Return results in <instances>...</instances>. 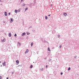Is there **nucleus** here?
Here are the masks:
<instances>
[{
	"mask_svg": "<svg viewBox=\"0 0 79 79\" xmlns=\"http://www.w3.org/2000/svg\"><path fill=\"white\" fill-rule=\"evenodd\" d=\"M13 19L11 18L10 19V23H13Z\"/></svg>",
	"mask_w": 79,
	"mask_h": 79,
	"instance_id": "nucleus-4",
	"label": "nucleus"
},
{
	"mask_svg": "<svg viewBox=\"0 0 79 79\" xmlns=\"http://www.w3.org/2000/svg\"><path fill=\"white\" fill-rule=\"evenodd\" d=\"M25 5H26V4L24 3H23L22 4V6H24Z\"/></svg>",
	"mask_w": 79,
	"mask_h": 79,
	"instance_id": "nucleus-7",
	"label": "nucleus"
},
{
	"mask_svg": "<svg viewBox=\"0 0 79 79\" xmlns=\"http://www.w3.org/2000/svg\"><path fill=\"white\" fill-rule=\"evenodd\" d=\"M17 35H16V34H15V37H16V36H17Z\"/></svg>",
	"mask_w": 79,
	"mask_h": 79,
	"instance_id": "nucleus-20",
	"label": "nucleus"
},
{
	"mask_svg": "<svg viewBox=\"0 0 79 79\" xmlns=\"http://www.w3.org/2000/svg\"><path fill=\"white\" fill-rule=\"evenodd\" d=\"M23 0H21V2H22Z\"/></svg>",
	"mask_w": 79,
	"mask_h": 79,
	"instance_id": "nucleus-30",
	"label": "nucleus"
},
{
	"mask_svg": "<svg viewBox=\"0 0 79 79\" xmlns=\"http://www.w3.org/2000/svg\"><path fill=\"white\" fill-rule=\"evenodd\" d=\"M45 19H48V17H47V16H46L45 17Z\"/></svg>",
	"mask_w": 79,
	"mask_h": 79,
	"instance_id": "nucleus-14",
	"label": "nucleus"
},
{
	"mask_svg": "<svg viewBox=\"0 0 79 79\" xmlns=\"http://www.w3.org/2000/svg\"><path fill=\"white\" fill-rule=\"evenodd\" d=\"M28 52H29V50L27 49L26 52H25V53L26 54V53H28Z\"/></svg>",
	"mask_w": 79,
	"mask_h": 79,
	"instance_id": "nucleus-5",
	"label": "nucleus"
},
{
	"mask_svg": "<svg viewBox=\"0 0 79 79\" xmlns=\"http://www.w3.org/2000/svg\"><path fill=\"white\" fill-rule=\"evenodd\" d=\"M25 10V11H26V10H28V8H26Z\"/></svg>",
	"mask_w": 79,
	"mask_h": 79,
	"instance_id": "nucleus-17",
	"label": "nucleus"
},
{
	"mask_svg": "<svg viewBox=\"0 0 79 79\" xmlns=\"http://www.w3.org/2000/svg\"><path fill=\"white\" fill-rule=\"evenodd\" d=\"M33 44H34V43H32L31 44V46L32 47V45H33Z\"/></svg>",
	"mask_w": 79,
	"mask_h": 79,
	"instance_id": "nucleus-15",
	"label": "nucleus"
},
{
	"mask_svg": "<svg viewBox=\"0 0 79 79\" xmlns=\"http://www.w3.org/2000/svg\"><path fill=\"white\" fill-rule=\"evenodd\" d=\"M0 2H1V0H0Z\"/></svg>",
	"mask_w": 79,
	"mask_h": 79,
	"instance_id": "nucleus-34",
	"label": "nucleus"
},
{
	"mask_svg": "<svg viewBox=\"0 0 79 79\" xmlns=\"http://www.w3.org/2000/svg\"><path fill=\"white\" fill-rule=\"evenodd\" d=\"M60 48H61V47H62V46L61 45H60Z\"/></svg>",
	"mask_w": 79,
	"mask_h": 79,
	"instance_id": "nucleus-21",
	"label": "nucleus"
},
{
	"mask_svg": "<svg viewBox=\"0 0 79 79\" xmlns=\"http://www.w3.org/2000/svg\"><path fill=\"white\" fill-rule=\"evenodd\" d=\"M2 79V76H0V79Z\"/></svg>",
	"mask_w": 79,
	"mask_h": 79,
	"instance_id": "nucleus-23",
	"label": "nucleus"
},
{
	"mask_svg": "<svg viewBox=\"0 0 79 79\" xmlns=\"http://www.w3.org/2000/svg\"><path fill=\"white\" fill-rule=\"evenodd\" d=\"M58 37H60V35H58Z\"/></svg>",
	"mask_w": 79,
	"mask_h": 79,
	"instance_id": "nucleus-28",
	"label": "nucleus"
},
{
	"mask_svg": "<svg viewBox=\"0 0 79 79\" xmlns=\"http://www.w3.org/2000/svg\"><path fill=\"white\" fill-rule=\"evenodd\" d=\"M27 35H29V34H28V33H27Z\"/></svg>",
	"mask_w": 79,
	"mask_h": 79,
	"instance_id": "nucleus-32",
	"label": "nucleus"
},
{
	"mask_svg": "<svg viewBox=\"0 0 79 79\" xmlns=\"http://www.w3.org/2000/svg\"><path fill=\"white\" fill-rule=\"evenodd\" d=\"M51 15H48V16H50Z\"/></svg>",
	"mask_w": 79,
	"mask_h": 79,
	"instance_id": "nucleus-26",
	"label": "nucleus"
},
{
	"mask_svg": "<svg viewBox=\"0 0 79 79\" xmlns=\"http://www.w3.org/2000/svg\"><path fill=\"white\" fill-rule=\"evenodd\" d=\"M18 10H15V13H18Z\"/></svg>",
	"mask_w": 79,
	"mask_h": 79,
	"instance_id": "nucleus-10",
	"label": "nucleus"
},
{
	"mask_svg": "<svg viewBox=\"0 0 79 79\" xmlns=\"http://www.w3.org/2000/svg\"><path fill=\"white\" fill-rule=\"evenodd\" d=\"M63 15H64L65 16H67V13H64Z\"/></svg>",
	"mask_w": 79,
	"mask_h": 79,
	"instance_id": "nucleus-3",
	"label": "nucleus"
},
{
	"mask_svg": "<svg viewBox=\"0 0 79 79\" xmlns=\"http://www.w3.org/2000/svg\"><path fill=\"white\" fill-rule=\"evenodd\" d=\"M42 70H44V69L42 68Z\"/></svg>",
	"mask_w": 79,
	"mask_h": 79,
	"instance_id": "nucleus-29",
	"label": "nucleus"
},
{
	"mask_svg": "<svg viewBox=\"0 0 79 79\" xmlns=\"http://www.w3.org/2000/svg\"><path fill=\"white\" fill-rule=\"evenodd\" d=\"M18 44H19V45H21V44H20V43H19V42H18Z\"/></svg>",
	"mask_w": 79,
	"mask_h": 79,
	"instance_id": "nucleus-19",
	"label": "nucleus"
},
{
	"mask_svg": "<svg viewBox=\"0 0 79 79\" xmlns=\"http://www.w3.org/2000/svg\"><path fill=\"white\" fill-rule=\"evenodd\" d=\"M48 51H50V48H48Z\"/></svg>",
	"mask_w": 79,
	"mask_h": 79,
	"instance_id": "nucleus-16",
	"label": "nucleus"
},
{
	"mask_svg": "<svg viewBox=\"0 0 79 79\" xmlns=\"http://www.w3.org/2000/svg\"><path fill=\"white\" fill-rule=\"evenodd\" d=\"M14 73V72H12V74H13V73Z\"/></svg>",
	"mask_w": 79,
	"mask_h": 79,
	"instance_id": "nucleus-24",
	"label": "nucleus"
},
{
	"mask_svg": "<svg viewBox=\"0 0 79 79\" xmlns=\"http://www.w3.org/2000/svg\"><path fill=\"white\" fill-rule=\"evenodd\" d=\"M20 11H21V9H19L18 10V11L19 13V12H20Z\"/></svg>",
	"mask_w": 79,
	"mask_h": 79,
	"instance_id": "nucleus-13",
	"label": "nucleus"
},
{
	"mask_svg": "<svg viewBox=\"0 0 79 79\" xmlns=\"http://www.w3.org/2000/svg\"><path fill=\"white\" fill-rule=\"evenodd\" d=\"M71 69V68L70 67L69 68V69H68V71H69Z\"/></svg>",
	"mask_w": 79,
	"mask_h": 79,
	"instance_id": "nucleus-18",
	"label": "nucleus"
},
{
	"mask_svg": "<svg viewBox=\"0 0 79 79\" xmlns=\"http://www.w3.org/2000/svg\"><path fill=\"white\" fill-rule=\"evenodd\" d=\"M9 15H10V13H9Z\"/></svg>",
	"mask_w": 79,
	"mask_h": 79,
	"instance_id": "nucleus-27",
	"label": "nucleus"
},
{
	"mask_svg": "<svg viewBox=\"0 0 79 79\" xmlns=\"http://www.w3.org/2000/svg\"><path fill=\"white\" fill-rule=\"evenodd\" d=\"M6 79H8V77H7L6 78Z\"/></svg>",
	"mask_w": 79,
	"mask_h": 79,
	"instance_id": "nucleus-31",
	"label": "nucleus"
},
{
	"mask_svg": "<svg viewBox=\"0 0 79 79\" xmlns=\"http://www.w3.org/2000/svg\"><path fill=\"white\" fill-rule=\"evenodd\" d=\"M45 59H47V58H45Z\"/></svg>",
	"mask_w": 79,
	"mask_h": 79,
	"instance_id": "nucleus-33",
	"label": "nucleus"
},
{
	"mask_svg": "<svg viewBox=\"0 0 79 79\" xmlns=\"http://www.w3.org/2000/svg\"><path fill=\"white\" fill-rule=\"evenodd\" d=\"M5 15L6 16H7V13H6V12L5 13Z\"/></svg>",
	"mask_w": 79,
	"mask_h": 79,
	"instance_id": "nucleus-9",
	"label": "nucleus"
},
{
	"mask_svg": "<svg viewBox=\"0 0 79 79\" xmlns=\"http://www.w3.org/2000/svg\"><path fill=\"white\" fill-rule=\"evenodd\" d=\"M6 40V39L5 38H4L3 40H1V42H5Z\"/></svg>",
	"mask_w": 79,
	"mask_h": 79,
	"instance_id": "nucleus-2",
	"label": "nucleus"
},
{
	"mask_svg": "<svg viewBox=\"0 0 79 79\" xmlns=\"http://www.w3.org/2000/svg\"><path fill=\"white\" fill-rule=\"evenodd\" d=\"M24 35H26V33L24 32L23 33H22V36H23Z\"/></svg>",
	"mask_w": 79,
	"mask_h": 79,
	"instance_id": "nucleus-8",
	"label": "nucleus"
},
{
	"mask_svg": "<svg viewBox=\"0 0 79 79\" xmlns=\"http://www.w3.org/2000/svg\"><path fill=\"white\" fill-rule=\"evenodd\" d=\"M61 75H62L63 74V73H60Z\"/></svg>",
	"mask_w": 79,
	"mask_h": 79,
	"instance_id": "nucleus-25",
	"label": "nucleus"
},
{
	"mask_svg": "<svg viewBox=\"0 0 79 79\" xmlns=\"http://www.w3.org/2000/svg\"><path fill=\"white\" fill-rule=\"evenodd\" d=\"M16 64H19V60H16Z\"/></svg>",
	"mask_w": 79,
	"mask_h": 79,
	"instance_id": "nucleus-1",
	"label": "nucleus"
},
{
	"mask_svg": "<svg viewBox=\"0 0 79 79\" xmlns=\"http://www.w3.org/2000/svg\"><path fill=\"white\" fill-rule=\"evenodd\" d=\"M9 37H11V34L10 33H9Z\"/></svg>",
	"mask_w": 79,
	"mask_h": 79,
	"instance_id": "nucleus-11",
	"label": "nucleus"
},
{
	"mask_svg": "<svg viewBox=\"0 0 79 79\" xmlns=\"http://www.w3.org/2000/svg\"><path fill=\"white\" fill-rule=\"evenodd\" d=\"M30 68H33V65H32V64L31 65Z\"/></svg>",
	"mask_w": 79,
	"mask_h": 79,
	"instance_id": "nucleus-12",
	"label": "nucleus"
},
{
	"mask_svg": "<svg viewBox=\"0 0 79 79\" xmlns=\"http://www.w3.org/2000/svg\"><path fill=\"white\" fill-rule=\"evenodd\" d=\"M48 68V66L47 65L46 66V68Z\"/></svg>",
	"mask_w": 79,
	"mask_h": 79,
	"instance_id": "nucleus-22",
	"label": "nucleus"
},
{
	"mask_svg": "<svg viewBox=\"0 0 79 79\" xmlns=\"http://www.w3.org/2000/svg\"><path fill=\"white\" fill-rule=\"evenodd\" d=\"M2 64L3 65V66H5L6 65V63L5 62V61L4 63Z\"/></svg>",
	"mask_w": 79,
	"mask_h": 79,
	"instance_id": "nucleus-6",
	"label": "nucleus"
}]
</instances>
